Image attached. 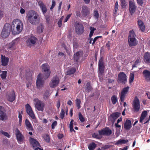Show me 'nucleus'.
I'll return each instance as SVG.
<instances>
[{
  "instance_id": "17",
  "label": "nucleus",
  "mask_w": 150,
  "mask_h": 150,
  "mask_svg": "<svg viewBox=\"0 0 150 150\" xmlns=\"http://www.w3.org/2000/svg\"><path fill=\"white\" fill-rule=\"evenodd\" d=\"M136 7L134 1H129V10L131 15L133 14L135 12Z\"/></svg>"
},
{
  "instance_id": "6",
  "label": "nucleus",
  "mask_w": 150,
  "mask_h": 150,
  "mask_svg": "<svg viewBox=\"0 0 150 150\" xmlns=\"http://www.w3.org/2000/svg\"><path fill=\"white\" fill-rule=\"evenodd\" d=\"M35 108L38 110L42 112L44 110L45 104L42 101L37 99H35L34 100Z\"/></svg>"
},
{
  "instance_id": "7",
  "label": "nucleus",
  "mask_w": 150,
  "mask_h": 150,
  "mask_svg": "<svg viewBox=\"0 0 150 150\" xmlns=\"http://www.w3.org/2000/svg\"><path fill=\"white\" fill-rule=\"evenodd\" d=\"M132 107L134 112H138L140 108V102L137 96L135 98L133 101Z\"/></svg>"
},
{
  "instance_id": "49",
  "label": "nucleus",
  "mask_w": 150,
  "mask_h": 150,
  "mask_svg": "<svg viewBox=\"0 0 150 150\" xmlns=\"http://www.w3.org/2000/svg\"><path fill=\"white\" fill-rule=\"evenodd\" d=\"M92 88L90 86V84L89 83H87L86 86V91H89L91 90Z\"/></svg>"
},
{
  "instance_id": "59",
  "label": "nucleus",
  "mask_w": 150,
  "mask_h": 150,
  "mask_svg": "<svg viewBox=\"0 0 150 150\" xmlns=\"http://www.w3.org/2000/svg\"><path fill=\"white\" fill-rule=\"evenodd\" d=\"M118 3L117 2V1L115 3V8H114L115 12H117V9L118 8Z\"/></svg>"
},
{
  "instance_id": "25",
  "label": "nucleus",
  "mask_w": 150,
  "mask_h": 150,
  "mask_svg": "<svg viewBox=\"0 0 150 150\" xmlns=\"http://www.w3.org/2000/svg\"><path fill=\"white\" fill-rule=\"evenodd\" d=\"M124 128L127 130L129 129L131 127V121L128 120H127L124 124Z\"/></svg>"
},
{
  "instance_id": "61",
  "label": "nucleus",
  "mask_w": 150,
  "mask_h": 150,
  "mask_svg": "<svg viewBox=\"0 0 150 150\" xmlns=\"http://www.w3.org/2000/svg\"><path fill=\"white\" fill-rule=\"evenodd\" d=\"M49 94H47L46 93H45L44 95V98L45 99H47L48 98V97L49 96Z\"/></svg>"
},
{
  "instance_id": "12",
  "label": "nucleus",
  "mask_w": 150,
  "mask_h": 150,
  "mask_svg": "<svg viewBox=\"0 0 150 150\" xmlns=\"http://www.w3.org/2000/svg\"><path fill=\"white\" fill-rule=\"evenodd\" d=\"M59 79L57 76L54 77L52 79L49 84L51 87L54 88L59 84Z\"/></svg>"
},
{
  "instance_id": "26",
  "label": "nucleus",
  "mask_w": 150,
  "mask_h": 150,
  "mask_svg": "<svg viewBox=\"0 0 150 150\" xmlns=\"http://www.w3.org/2000/svg\"><path fill=\"white\" fill-rule=\"evenodd\" d=\"M144 61L147 64H150V53H146L144 54Z\"/></svg>"
},
{
  "instance_id": "18",
  "label": "nucleus",
  "mask_w": 150,
  "mask_h": 150,
  "mask_svg": "<svg viewBox=\"0 0 150 150\" xmlns=\"http://www.w3.org/2000/svg\"><path fill=\"white\" fill-rule=\"evenodd\" d=\"M39 6L43 14H45L47 11V8L45 4L42 1H40L38 2Z\"/></svg>"
},
{
  "instance_id": "32",
  "label": "nucleus",
  "mask_w": 150,
  "mask_h": 150,
  "mask_svg": "<svg viewBox=\"0 0 150 150\" xmlns=\"http://www.w3.org/2000/svg\"><path fill=\"white\" fill-rule=\"evenodd\" d=\"M15 96L14 92H12L9 95H8L7 98L8 101L11 102H13L15 99Z\"/></svg>"
},
{
  "instance_id": "4",
  "label": "nucleus",
  "mask_w": 150,
  "mask_h": 150,
  "mask_svg": "<svg viewBox=\"0 0 150 150\" xmlns=\"http://www.w3.org/2000/svg\"><path fill=\"white\" fill-rule=\"evenodd\" d=\"M10 27L9 24H5L1 34V36L2 38H5L9 35L10 32Z\"/></svg>"
},
{
  "instance_id": "52",
  "label": "nucleus",
  "mask_w": 150,
  "mask_h": 150,
  "mask_svg": "<svg viewBox=\"0 0 150 150\" xmlns=\"http://www.w3.org/2000/svg\"><path fill=\"white\" fill-rule=\"evenodd\" d=\"M127 142V141L125 140H120L116 143L117 144H125Z\"/></svg>"
},
{
  "instance_id": "50",
  "label": "nucleus",
  "mask_w": 150,
  "mask_h": 150,
  "mask_svg": "<svg viewBox=\"0 0 150 150\" xmlns=\"http://www.w3.org/2000/svg\"><path fill=\"white\" fill-rule=\"evenodd\" d=\"M93 16L96 19H98L99 16V14L97 11H95L93 13Z\"/></svg>"
},
{
  "instance_id": "43",
  "label": "nucleus",
  "mask_w": 150,
  "mask_h": 150,
  "mask_svg": "<svg viewBox=\"0 0 150 150\" xmlns=\"http://www.w3.org/2000/svg\"><path fill=\"white\" fill-rule=\"evenodd\" d=\"M101 37V36H97L95 37L94 39L93 40L92 38H91L90 41V43H92V44H94L96 40L99 38Z\"/></svg>"
},
{
  "instance_id": "30",
  "label": "nucleus",
  "mask_w": 150,
  "mask_h": 150,
  "mask_svg": "<svg viewBox=\"0 0 150 150\" xmlns=\"http://www.w3.org/2000/svg\"><path fill=\"white\" fill-rule=\"evenodd\" d=\"M30 141L33 147L39 146L40 144L38 142L34 139L30 138Z\"/></svg>"
},
{
  "instance_id": "24",
  "label": "nucleus",
  "mask_w": 150,
  "mask_h": 150,
  "mask_svg": "<svg viewBox=\"0 0 150 150\" xmlns=\"http://www.w3.org/2000/svg\"><path fill=\"white\" fill-rule=\"evenodd\" d=\"M143 74L145 79L147 81L150 80V71L147 70H144L143 71Z\"/></svg>"
},
{
  "instance_id": "13",
  "label": "nucleus",
  "mask_w": 150,
  "mask_h": 150,
  "mask_svg": "<svg viewBox=\"0 0 150 150\" xmlns=\"http://www.w3.org/2000/svg\"><path fill=\"white\" fill-rule=\"evenodd\" d=\"M36 40V37L34 36H31L26 41V45L27 46L30 47L35 43Z\"/></svg>"
},
{
  "instance_id": "45",
  "label": "nucleus",
  "mask_w": 150,
  "mask_h": 150,
  "mask_svg": "<svg viewBox=\"0 0 150 150\" xmlns=\"http://www.w3.org/2000/svg\"><path fill=\"white\" fill-rule=\"evenodd\" d=\"M43 28L42 25L40 24L38 27L37 31L39 33H41L42 31V30Z\"/></svg>"
},
{
  "instance_id": "1",
  "label": "nucleus",
  "mask_w": 150,
  "mask_h": 150,
  "mask_svg": "<svg viewBox=\"0 0 150 150\" xmlns=\"http://www.w3.org/2000/svg\"><path fill=\"white\" fill-rule=\"evenodd\" d=\"M23 25L22 22L19 19H15L11 25V31L14 35L20 33L22 30Z\"/></svg>"
},
{
  "instance_id": "54",
  "label": "nucleus",
  "mask_w": 150,
  "mask_h": 150,
  "mask_svg": "<svg viewBox=\"0 0 150 150\" xmlns=\"http://www.w3.org/2000/svg\"><path fill=\"white\" fill-rule=\"evenodd\" d=\"M64 111L63 109H62L61 112L60 113V117L63 119L64 117Z\"/></svg>"
},
{
  "instance_id": "8",
  "label": "nucleus",
  "mask_w": 150,
  "mask_h": 150,
  "mask_svg": "<svg viewBox=\"0 0 150 150\" xmlns=\"http://www.w3.org/2000/svg\"><path fill=\"white\" fill-rule=\"evenodd\" d=\"M44 81L42 79V75L39 74L37 76L36 80V86L38 89H40L44 86Z\"/></svg>"
},
{
  "instance_id": "42",
  "label": "nucleus",
  "mask_w": 150,
  "mask_h": 150,
  "mask_svg": "<svg viewBox=\"0 0 150 150\" xmlns=\"http://www.w3.org/2000/svg\"><path fill=\"white\" fill-rule=\"evenodd\" d=\"M141 62V59H140V58H137L134 62V64L132 66L133 68L136 67V65Z\"/></svg>"
},
{
  "instance_id": "56",
  "label": "nucleus",
  "mask_w": 150,
  "mask_h": 150,
  "mask_svg": "<svg viewBox=\"0 0 150 150\" xmlns=\"http://www.w3.org/2000/svg\"><path fill=\"white\" fill-rule=\"evenodd\" d=\"M1 133H2L3 134L6 136V137L8 138H9L10 137V135L7 132H4V131H1Z\"/></svg>"
},
{
  "instance_id": "15",
  "label": "nucleus",
  "mask_w": 150,
  "mask_h": 150,
  "mask_svg": "<svg viewBox=\"0 0 150 150\" xmlns=\"http://www.w3.org/2000/svg\"><path fill=\"white\" fill-rule=\"evenodd\" d=\"M120 113L115 112L112 114L110 115L109 118V120L112 122L113 124L117 118L120 116Z\"/></svg>"
},
{
  "instance_id": "3",
  "label": "nucleus",
  "mask_w": 150,
  "mask_h": 150,
  "mask_svg": "<svg viewBox=\"0 0 150 150\" xmlns=\"http://www.w3.org/2000/svg\"><path fill=\"white\" fill-rule=\"evenodd\" d=\"M128 42L130 47L136 46L138 44L137 41L135 38V35L133 30L129 31V35L128 38Z\"/></svg>"
},
{
  "instance_id": "36",
  "label": "nucleus",
  "mask_w": 150,
  "mask_h": 150,
  "mask_svg": "<svg viewBox=\"0 0 150 150\" xmlns=\"http://www.w3.org/2000/svg\"><path fill=\"white\" fill-rule=\"evenodd\" d=\"M42 137L44 139L45 142H49L50 141V138L49 136L47 134H44L42 136Z\"/></svg>"
},
{
  "instance_id": "53",
  "label": "nucleus",
  "mask_w": 150,
  "mask_h": 150,
  "mask_svg": "<svg viewBox=\"0 0 150 150\" xmlns=\"http://www.w3.org/2000/svg\"><path fill=\"white\" fill-rule=\"evenodd\" d=\"M64 18V16H62V17L60 18V19L59 20L58 23V25L59 26V27H60L62 26V22Z\"/></svg>"
},
{
  "instance_id": "46",
  "label": "nucleus",
  "mask_w": 150,
  "mask_h": 150,
  "mask_svg": "<svg viewBox=\"0 0 150 150\" xmlns=\"http://www.w3.org/2000/svg\"><path fill=\"white\" fill-rule=\"evenodd\" d=\"M134 77V74L132 73H131L129 75V81L130 83L133 82Z\"/></svg>"
},
{
  "instance_id": "63",
  "label": "nucleus",
  "mask_w": 150,
  "mask_h": 150,
  "mask_svg": "<svg viewBox=\"0 0 150 150\" xmlns=\"http://www.w3.org/2000/svg\"><path fill=\"white\" fill-rule=\"evenodd\" d=\"M110 42H109V41L108 42H107V43H106V46L108 48V50L110 49Z\"/></svg>"
},
{
  "instance_id": "48",
  "label": "nucleus",
  "mask_w": 150,
  "mask_h": 150,
  "mask_svg": "<svg viewBox=\"0 0 150 150\" xmlns=\"http://www.w3.org/2000/svg\"><path fill=\"white\" fill-rule=\"evenodd\" d=\"M98 67H104L103 59L101 58L99 61L98 63Z\"/></svg>"
},
{
  "instance_id": "22",
  "label": "nucleus",
  "mask_w": 150,
  "mask_h": 150,
  "mask_svg": "<svg viewBox=\"0 0 150 150\" xmlns=\"http://www.w3.org/2000/svg\"><path fill=\"white\" fill-rule=\"evenodd\" d=\"M83 52L82 51H80L77 52L74 55V59L76 62H77L79 59L82 57L83 55Z\"/></svg>"
},
{
  "instance_id": "2",
  "label": "nucleus",
  "mask_w": 150,
  "mask_h": 150,
  "mask_svg": "<svg viewBox=\"0 0 150 150\" xmlns=\"http://www.w3.org/2000/svg\"><path fill=\"white\" fill-rule=\"evenodd\" d=\"M28 21L33 25H36L39 22L40 17L35 11L31 10L28 12L27 15Z\"/></svg>"
},
{
  "instance_id": "28",
  "label": "nucleus",
  "mask_w": 150,
  "mask_h": 150,
  "mask_svg": "<svg viewBox=\"0 0 150 150\" xmlns=\"http://www.w3.org/2000/svg\"><path fill=\"white\" fill-rule=\"evenodd\" d=\"M137 24L141 30L142 31H144L145 30V26L143 22L139 20L137 21Z\"/></svg>"
},
{
  "instance_id": "33",
  "label": "nucleus",
  "mask_w": 150,
  "mask_h": 150,
  "mask_svg": "<svg viewBox=\"0 0 150 150\" xmlns=\"http://www.w3.org/2000/svg\"><path fill=\"white\" fill-rule=\"evenodd\" d=\"M147 115V112L146 111H143L141 115L139 121L141 123H142L143 120Z\"/></svg>"
},
{
  "instance_id": "10",
  "label": "nucleus",
  "mask_w": 150,
  "mask_h": 150,
  "mask_svg": "<svg viewBox=\"0 0 150 150\" xmlns=\"http://www.w3.org/2000/svg\"><path fill=\"white\" fill-rule=\"evenodd\" d=\"M129 87L127 86L123 88L121 91L120 93V100L121 101H124L125 97L126 95L128 92Z\"/></svg>"
},
{
  "instance_id": "14",
  "label": "nucleus",
  "mask_w": 150,
  "mask_h": 150,
  "mask_svg": "<svg viewBox=\"0 0 150 150\" xmlns=\"http://www.w3.org/2000/svg\"><path fill=\"white\" fill-rule=\"evenodd\" d=\"M25 108L26 110V112L28 114L32 119H35V115L31 107L28 104H26L25 105Z\"/></svg>"
},
{
  "instance_id": "9",
  "label": "nucleus",
  "mask_w": 150,
  "mask_h": 150,
  "mask_svg": "<svg viewBox=\"0 0 150 150\" xmlns=\"http://www.w3.org/2000/svg\"><path fill=\"white\" fill-rule=\"evenodd\" d=\"M75 31L79 34H81L84 31V27L83 25L78 22H76L75 24Z\"/></svg>"
},
{
  "instance_id": "47",
  "label": "nucleus",
  "mask_w": 150,
  "mask_h": 150,
  "mask_svg": "<svg viewBox=\"0 0 150 150\" xmlns=\"http://www.w3.org/2000/svg\"><path fill=\"white\" fill-rule=\"evenodd\" d=\"M79 118L80 121L82 122H83L85 121L84 117H83L81 113L80 112L79 113Z\"/></svg>"
},
{
  "instance_id": "44",
  "label": "nucleus",
  "mask_w": 150,
  "mask_h": 150,
  "mask_svg": "<svg viewBox=\"0 0 150 150\" xmlns=\"http://www.w3.org/2000/svg\"><path fill=\"white\" fill-rule=\"evenodd\" d=\"M81 102V100L77 98L76 100V105L78 109H79L81 107L80 105Z\"/></svg>"
},
{
  "instance_id": "23",
  "label": "nucleus",
  "mask_w": 150,
  "mask_h": 150,
  "mask_svg": "<svg viewBox=\"0 0 150 150\" xmlns=\"http://www.w3.org/2000/svg\"><path fill=\"white\" fill-rule=\"evenodd\" d=\"M20 38H18L15 39L11 43L9 44V46L8 47L9 48H11L12 47H13V46L18 44L20 41Z\"/></svg>"
},
{
  "instance_id": "62",
  "label": "nucleus",
  "mask_w": 150,
  "mask_h": 150,
  "mask_svg": "<svg viewBox=\"0 0 150 150\" xmlns=\"http://www.w3.org/2000/svg\"><path fill=\"white\" fill-rule=\"evenodd\" d=\"M137 2L138 4L140 5H142L143 3V1L142 0H137Z\"/></svg>"
},
{
  "instance_id": "11",
  "label": "nucleus",
  "mask_w": 150,
  "mask_h": 150,
  "mask_svg": "<svg viewBox=\"0 0 150 150\" xmlns=\"http://www.w3.org/2000/svg\"><path fill=\"white\" fill-rule=\"evenodd\" d=\"M118 81L119 83L125 84L127 81V76L124 72H121L118 76Z\"/></svg>"
},
{
  "instance_id": "57",
  "label": "nucleus",
  "mask_w": 150,
  "mask_h": 150,
  "mask_svg": "<svg viewBox=\"0 0 150 150\" xmlns=\"http://www.w3.org/2000/svg\"><path fill=\"white\" fill-rule=\"evenodd\" d=\"M57 124V122L56 121H54L52 125V128L53 129L56 126Z\"/></svg>"
},
{
  "instance_id": "5",
  "label": "nucleus",
  "mask_w": 150,
  "mask_h": 150,
  "mask_svg": "<svg viewBox=\"0 0 150 150\" xmlns=\"http://www.w3.org/2000/svg\"><path fill=\"white\" fill-rule=\"evenodd\" d=\"M42 67L43 73L42 77H43L44 79H46L49 77L50 73L49 68L47 64H43Z\"/></svg>"
},
{
  "instance_id": "29",
  "label": "nucleus",
  "mask_w": 150,
  "mask_h": 150,
  "mask_svg": "<svg viewBox=\"0 0 150 150\" xmlns=\"http://www.w3.org/2000/svg\"><path fill=\"white\" fill-rule=\"evenodd\" d=\"M104 67H98L99 72L98 75L100 81L103 79V74L104 71Z\"/></svg>"
},
{
  "instance_id": "27",
  "label": "nucleus",
  "mask_w": 150,
  "mask_h": 150,
  "mask_svg": "<svg viewBox=\"0 0 150 150\" xmlns=\"http://www.w3.org/2000/svg\"><path fill=\"white\" fill-rule=\"evenodd\" d=\"M25 125L26 129L28 130L32 131L33 130V128L32 126L29 121L26 119L25 120Z\"/></svg>"
},
{
  "instance_id": "55",
  "label": "nucleus",
  "mask_w": 150,
  "mask_h": 150,
  "mask_svg": "<svg viewBox=\"0 0 150 150\" xmlns=\"http://www.w3.org/2000/svg\"><path fill=\"white\" fill-rule=\"evenodd\" d=\"M56 5L55 1L54 0H52V4L50 8V9L52 10L54 7Z\"/></svg>"
},
{
  "instance_id": "38",
  "label": "nucleus",
  "mask_w": 150,
  "mask_h": 150,
  "mask_svg": "<svg viewBox=\"0 0 150 150\" xmlns=\"http://www.w3.org/2000/svg\"><path fill=\"white\" fill-rule=\"evenodd\" d=\"M111 98L112 104H115L117 100V97L115 95H113L111 97Z\"/></svg>"
},
{
  "instance_id": "64",
  "label": "nucleus",
  "mask_w": 150,
  "mask_h": 150,
  "mask_svg": "<svg viewBox=\"0 0 150 150\" xmlns=\"http://www.w3.org/2000/svg\"><path fill=\"white\" fill-rule=\"evenodd\" d=\"M60 105V103L59 100H58L57 102V107L58 109L59 108Z\"/></svg>"
},
{
  "instance_id": "31",
  "label": "nucleus",
  "mask_w": 150,
  "mask_h": 150,
  "mask_svg": "<svg viewBox=\"0 0 150 150\" xmlns=\"http://www.w3.org/2000/svg\"><path fill=\"white\" fill-rule=\"evenodd\" d=\"M16 136L18 141L22 142L23 141V136L18 129L16 130Z\"/></svg>"
},
{
  "instance_id": "35",
  "label": "nucleus",
  "mask_w": 150,
  "mask_h": 150,
  "mask_svg": "<svg viewBox=\"0 0 150 150\" xmlns=\"http://www.w3.org/2000/svg\"><path fill=\"white\" fill-rule=\"evenodd\" d=\"M79 41L76 39L74 40L73 42V46L74 49H76L79 47Z\"/></svg>"
},
{
  "instance_id": "19",
  "label": "nucleus",
  "mask_w": 150,
  "mask_h": 150,
  "mask_svg": "<svg viewBox=\"0 0 150 150\" xmlns=\"http://www.w3.org/2000/svg\"><path fill=\"white\" fill-rule=\"evenodd\" d=\"M1 59L2 65L4 66H7L9 62V58L1 55Z\"/></svg>"
},
{
  "instance_id": "51",
  "label": "nucleus",
  "mask_w": 150,
  "mask_h": 150,
  "mask_svg": "<svg viewBox=\"0 0 150 150\" xmlns=\"http://www.w3.org/2000/svg\"><path fill=\"white\" fill-rule=\"evenodd\" d=\"M121 6L122 8H125L126 6V2L125 0H120Z\"/></svg>"
},
{
  "instance_id": "58",
  "label": "nucleus",
  "mask_w": 150,
  "mask_h": 150,
  "mask_svg": "<svg viewBox=\"0 0 150 150\" xmlns=\"http://www.w3.org/2000/svg\"><path fill=\"white\" fill-rule=\"evenodd\" d=\"M71 14H69V15H68L66 17V18L65 19V20H64V23H65V22H67V21L70 18V17L71 16Z\"/></svg>"
},
{
  "instance_id": "16",
  "label": "nucleus",
  "mask_w": 150,
  "mask_h": 150,
  "mask_svg": "<svg viewBox=\"0 0 150 150\" xmlns=\"http://www.w3.org/2000/svg\"><path fill=\"white\" fill-rule=\"evenodd\" d=\"M98 132L100 135H109L111 134L112 131L109 128H106L99 130Z\"/></svg>"
},
{
  "instance_id": "60",
  "label": "nucleus",
  "mask_w": 150,
  "mask_h": 150,
  "mask_svg": "<svg viewBox=\"0 0 150 150\" xmlns=\"http://www.w3.org/2000/svg\"><path fill=\"white\" fill-rule=\"evenodd\" d=\"M93 137L94 138H99V136L98 134H96V133H94L92 135Z\"/></svg>"
},
{
  "instance_id": "37",
  "label": "nucleus",
  "mask_w": 150,
  "mask_h": 150,
  "mask_svg": "<svg viewBox=\"0 0 150 150\" xmlns=\"http://www.w3.org/2000/svg\"><path fill=\"white\" fill-rule=\"evenodd\" d=\"M89 29L90 30V32L89 35V36L90 38H91L93 36L94 33V31L96 30V29L94 28V27L91 26L89 27Z\"/></svg>"
},
{
  "instance_id": "20",
  "label": "nucleus",
  "mask_w": 150,
  "mask_h": 150,
  "mask_svg": "<svg viewBox=\"0 0 150 150\" xmlns=\"http://www.w3.org/2000/svg\"><path fill=\"white\" fill-rule=\"evenodd\" d=\"M3 111V107L0 106V120H5L7 119V116L6 114Z\"/></svg>"
},
{
  "instance_id": "40",
  "label": "nucleus",
  "mask_w": 150,
  "mask_h": 150,
  "mask_svg": "<svg viewBox=\"0 0 150 150\" xmlns=\"http://www.w3.org/2000/svg\"><path fill=\"white\" fill-rule=\"evenodd\" d=\"M7 74V71H3L2 72V73L1 74V76L2 79H5Z\"/></svg>"
},
{
  "instance_id": "34",
  "label": "nucleus",
  "mask_w": 150,
  "mask_h": 150,
  "mask_svg": "<svg viewBox=\"0 0 150 150\" xmlns=\"http://www.w3.org/2000/svg\"><path fill=\"white\" fill-rule=\"evenodd\" d=\"M96 144L93 142L90 144L88 146V148L89 150H93L96 147Z\"/></svg>"
},
{
  "instance_id": "21",
  "label": "nucleus",
  "mask_w": 150,
  "mask_h": 150,
  "mask_svg": "<svg viewBox=\"0 0 150 150\" xmlns=\"http://www.w3.org/2000/svg\"><path fill=\"white\" fill-rule=\"evenodd\" d=\"M81 13L84 16H87L90 13L89 9L86 6H83L82 7Z\"/></svg>"
},
{
  "instance_id": "41",
  "label": "nucleus",
  "mask_w": 150,
  "mask_h": 150,
  "mask_svg": "<svg viewBox=\"0 0 150 150\" xmlns=\"http://www.w3.org/2000/svg\"><path fill=\"white\" fill-rule=\"evenodd\" d=\"M73 122L74 120H72L69 124L70 131L71 132H72L73 131L74 132H75L73 128Z\"/></svg>"
},
{
  "instance_id": "39",
  "label": "nucleus",
  "mask_w": 150,
  "mask_h": 150,
  "mask_svg": "<svg viewBox=\"0 0 150 150\" xmlns=\"http://www.w3.org/2000/svg\"><path fill=\"white\" fill-rule=\"evenodd\" d=\"M76 69L74 68L69 69L67 71V75H70L73 74L75 71Z\"/></svg>"
}]
</instances>
